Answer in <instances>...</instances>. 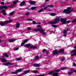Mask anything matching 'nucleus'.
<instances>
[{"instance_id": "48", "label": "nucleus", "mask_w": 76, "mask_h": 76, "mask_svg": "<svg viewBox=\"0 0 76 76\" xmlns=\"http://www.w3.org/2000/svg\"><path fill=\"white\" fill-rule=\"evenodd\" d=\"M2 14H3V15H4V16H6V12H3Z\"/></svg>"}, {"instance_id": "51", "label": "nucleus", "mask_w": 76, "mask_h": 76, "mask_svg": "<svg viewBox=\"0 0 76 76\" xmlns=\"http://www.w3.org/2000/svg\"><path fill=\"white\" fill-rule=\"evenodd\" d=\"M31 30V28L28 27L27 28V31H29Z\"/></svg>"}, {"instance_id": "54", "label": "nucleus", "mask_w": 76, "mask_h": 76, "mask_svg": "<svg viewBox=\"0 0 76 76\" xmlns=\"http://www.w3.org/2000/svg\"><path fill=\"white\" fill-rule=\"evenodd\" d=\"M2 12L3 13H4V12H5V10H2Z\"/></svg>"}, {"instance_id": "4", "label": "nucleus", "mask_w": 76, "mask_h": 76, "mask_svg": "<svg viewBox=\"0 0 76 76\" xmlns=\"http://www.w3.org/2000/svg\"><path fill=\"white\" fill-rule=\"evenodd\" d=\"M61 21L62 23V24H65L66 23V19L62 18L61 19Z\"/></svg>"}, {"instance_id": "42", "label": "nucleus", "mask_w": 76, "mask_h": 76, "mask_svg": "<svg viewBox=\"0 0 76 76\" xmlns=\"http://www.w3.org/2000/svg\"><path fill=\"white\" fill-rule=\"evenodd\" d=\"M13 4H17V3L15 1H13Z\"/></svg>"}, {"instance_id": "63", "label": "nucleus", "mask_w": 76, "mask_h": 76, "mask_svg": "<svg viewBox=\"0 0 76 76\" xmlns=\"http://www.w3.org/2000/svg\"><path fill=\"white\" fill-rule=\"evenodd\" d=\"M49 1V0H46V2H47V1Z\"/></svg>"}, {"instance_id": "22", "label": "nucleus", "mask_w": 76, "mask_h": 76, "mask_svg": "<svg viewBox=\"0 0 76 76\" xmlns=\"http://www.w3.org/2000/svg\"><path fill=\"white\" fill-rule=\"evenodd\" d=\"M43 10L44 9H42L39 10L38 12V13H41V12H42L43 11Z\"/></svg>"}, {"instance_id": "41", "label": "nucleus", "mask_w": 76, "mask_h": 76, "mask_svg": "<svg viewBox=\"0 0 76 76\" xmlns=\"http://www.w3.org/2000/svg\"><path fill=\"white\" fill-rule=\"evenodd\" d=\"M32 72L33 73H38V71L37 70L33 71Z\"/></svg>"}, {"instance_id": "12", "label": "nucleus", "mask_w": 76, "mask_h": 76, "mask_svg": "<svg viewBox=\"0 0 76 76\" xmlns=\"http://www.w3.org/2000/svg\"><path fill=\"white\" fill-rule=\"evenodd\" d=\"M5 66H9V65H12V64L10 62H7L5 64Z\"/></svg>"}, {"instance_id": "55", "label": "nucleus", "mask_w": 76, "mask_h": 76, "mask_svg": "<svg viewBox=\"0 0 76 76\" xmlns=\"http://www.w3.org/2000/svg\"><path fill=\"white\" fill-rule=\"evenodd\" d=\"M38 76H44L43 75H38Z\"/></svg>"}, {"instance_id": "45", "label": "nucleus", "mask_w": 76, "mask_h": 76, "mask_svg": "<svg viewBox=\"0 0 76 76\" xmlns=\"http://www.w3.org/2000/svg\"><path fill=\"white\" fill-rule=\"evenodd\" d=\"M33 25H35V24H36V22L35 21H33Z\"/></svg>"}, {"instance_id": "43", "label": "nucleus", "mask_w": 76, "mask_h": 76, "mask_svg": "<svg viewBox=\"0 0 76 76\" xmlns=\"http://www.w3.org/2000/svg\"><path fill=\"white\" fill-rule=\"evenodd\" d=\"M76 19H75L74 20H73V21L71 22H73V23L76 22Z\"/></svg>"}, {"instance_id": "21", "label": "nucleus", "mask_w": 76, "mask_h": 76, "mask_svg": "<svg viewBox=\"0 0 76 76\" xmlns=\"http://www.w3.org/2000/svg\"><path fill=\"white\" fill-rule=\"evenodd\" d=\"M73 70H71L70 72H68V75H72V74H73Z\"/></svg>"}, {"instance_id": "31", "label": "nucleus", "mask_w": 76, "mask_h": 76, "mask_svg": "<svg viewBox=\"0 0 76 76\" xmlns=\"http://www.w3.org/2000/svg\"><path fill=\"white\" fill-rule=\"evenodd\" d=\"M29 15V12H27L25 14V15H26V16H28V15Z\"/></svg>"}, {"instance_id": "56", "label": "nucleus", "mask_w": 76, "mask_h": 76, "mask_svg": "<svg viewBox=\"0 0 76 76\" xmlns=\"http://www.w3.org/2000/svg\"><path fill=\"white\" fill-rule=\"evenodd\" d=\"M37 48V47L36 46L33 47V49H35V48Z\"/></svg>"}, {"instance_id": "52", "label": "nucleus", "mask_w": 76, "mask_h": 76, "mask_svg": "<svg viewBox=\"0 0 76 76\" xmlns=\"http://www.w3.org/2000/svg\"><path fill=\"white\" fill-rule=\"evenodd\" d=\"M19 48H16L15 49H14V50H16V51H17V50H19Z\"/></svg>"}, {"instance_id": "50", "label": "nucleus", "mask_w": 76, "mask_h": 76, "mask_svg": "<svg viewBox=\"0 0 76 76\" xmlns=\"http://www.w3.org/2000/svg\"><path fill=\"white\" fill-rule=\"evenodd\" d=\"M65 60V58H62L61 61H64Z\"/></svg>"}, {"instance_id": "27", "label": "nucleus", "mask_w": 76, "mask_h": 76, "mask_svg": "<svg viewBox=\"0 0 76 76\" xmlns=\"http://www.w3.org/2000/svg\"><path fill=\"white\" fill-rule=\"evenodd\" d=\"M37 8V7H31V8L32 9V10H34L35 9Z\"/></svg>"}, {"instance_id": "18", "label": "nucleus", "mask_w": 76, "mask_h": 76, "mask_svg": "<svg viewBox=\"0 0 76 76\" xmlns=\"http://www.w3.org/2000/svg\"><path fill=\"white\" fill-rule=\"evenodd\" d=\"M58 53V52H57V50H55L54 52L53 53V54L54 55V54H56Z\"/></svg>"}, {"instance_id": "35", "label": "nucleus", "mask_w": 76, "mask_h": 76, "mask_svg": "<svg viewBox=\"0 0 76 76\" xmlns=\"http://www.w3.org/2000/svg\"><path fill=\"white\" fill-rule=\"evenodd\" d=\"M71 22V21L70 20L67 21L66 22V23H69Z\"/></svg>"}, {"instance_id": "34", "label": "nucleus", "mask_w": 76, "mask_h": 76, "mask_svg": "<svg viewBox=\"0 0 76 76\" xmlns=\"http://www.w3.org/2000/svg\"><path fill=\"white\" fill-rule=\"evenodd\" d=\"M13 41H14V39H10V40H9V41L10 42H13Z\"/></svg>"}, {"instance_id": "49", "label": "nucleus", "mask_w": 76, "mask_h": 76, "mask_svg": "<svg viewBox=\"0 0 76 76\" xmlns=\"http://www.w3.org/2000/svg\"><path fill=\"white\" fill-rule=\"evenodd\" d=\"M46 49H44L43 50H42V52H43V53H44V52H45V51H46Z\"/></svg>"}, {"instance_id": "53", "label": "nucleus", "mask_w": 76, "mask_h": 76, "mask_svg": "<svg viewBox=\"0 0 76 76\" xmlns=\"http://www.w3.org/2000/svg\"><path fill=\"white\" fill-rule=\"evenodd\" d=\"M1 4H4V2H2L1 3Z\"/></svg>"}, {"instance_id": "29", "label": "nucleus", "mask_w": 76, "mask_h": 76, "mask_svg": "<svg viewBox=\"0 0 76 76\" xmlns=\"http://www.w3.org/2000/svg\"><path fill=\"white\" fill-rule=\"evenodd\" d=\"M50 15L51 16H55V15H56V14L54 13H51L50 14Z\"/></svg>"}, {"instance_id": "5", "label": "nucleus", "mask_w": 76, "mask_h": 76, "mask_svg": "<svg viewBox=\"0 0 76 76\" xmlns=\"http://www.w3.org/2000/svg\"><path fill=\"white\" fill-rule=\"evenodd\" d=\"M20 6H26L25 1H23L20 4Z\"/></svg>"}, {"instance_id": "20", "label": "nucleus", "mask_w": 76, "mask_h": 76, "mask_svg": "<svg viewBox=\"0 0 76 76\" xmlns=\"http://www.w3.org/2000/svg\"><path fill=\"white\" fill-rule=\"evenodd\" d=\"M20 26V24H19V23H17L16 24V28H19Z\"/></svg>"}, {"instance_id": "57", "label": "nucleus", "mask_w": 76, "mask_h": 76, "mask_svg": "<svg viewBox=\"0 0 76 76\" xmlns=\"http://www.w3.org/2000/svg\"><path fill=\"white\" fill-rule=\"evenodd\" d=\"M73 64L74 66H76V64L75 63H73Z\"/></svg>"}, {"instance_id": "40", "label": "nucleus", "mask_w": 76, "mask_h": 76, "mask_svg": "<svg viewBox=\"0 0 76 76\" xmlns=\"http://www.w3.org/2000/svg\"><path fill=\"white\" fill-rule=\"evenodd\" d=\"M38 58H39V56H37L35 57V59H36V60L37 59H38Z\"/></svg>"}, {"instance_id": "36", "label": "nucleus", "mask_w": 76, "mask_h": 76, "mask_svg": "<svg viewBox=\"0 0 76 76\" xmlns=\"http://www.w3.org/2000/svg\"><path fill=\"white\" fill-rule=\"evenodd\" d=\"M27 41H28V39H26L24 40L23 42H24V44H25V43H26V42H27Z\"/></svg>"}, {"instance_id": "28", "label": "nucleus", "mask_w": 76, "mask_h": 76, "mask_svg": "<svg viewBox=\"0 0 76 76\" xmlns=\"http://www.w3.org/2000/svg\"><path fill=\"white\" fill-rule=\"evenodd\" d=\"M54 72L53 71H51L50 72H49L48 73L49 75H51V74H53V73H54Z\"/></svg>"}, {"instance_id": "2", "label": "nucleus", "mask_w": 76, "mask_h": 76, "mask_svg": "<svg viewBox=\"0 0 76 76\" xmlns=\"http://www.w3.org/2000/svg\"><path fill=\"white\" fill-rule=\"evenodd\" d=\"M48 24H49V23H50L51 25V26L52 27H53L54 28H57V26H56V25H54V24L57 23V22L56 21H54L53 22H50L49 23H48Z\"/></svg>"}, {"instance_id": "38", "label": "nucleus", "mask_w": 76, "mask_h": 76, "mask_svg": "<svg viewBox=\"0 0 76 76\" xmlns=\"http://www.w3.org/2000/svg\"><path fill=\"white\" fill-rule=\"evenodd\" d=\"M76 51V49L74 50H73V51H72L70 53H73L74 52H75V51Z\"/></svg>"}, {"instance_id": "17", "label": "nucleus", "mask_w": 76, "mask_h": 76, "mask_svg": "<svg viewBox=\"0 0 76 76\" xmlns=\"http://www.w3.org/2000/svg\"><path fill=\"white\" fill-rule=\"evenodd\" d=\"M22 70V69H18L16 70V72H17V73L18 72H21Z\"/></svg>"}, {"instance_id": "23", "label": "nucleus", "mask_w": 76, "mask_h": 76, "mask_svg": "<svg viewBox=\"0 0 76 76\" xmlns=\"http://www.w3.org/2000/svg\"><path fill=\"white\" fill-rule=\"evenodd\" d=\"M47 6L48 7H53L54 6L53 5H47Z\"/></svg>"}, {"instance_id": "7", "label": "nucleus", "mask_w": 76, "mask_h": 76, "mask_svg": "<svg viewBox=\"0 0 76 76\" xmlns=\"http://www.w3.org/2000/svg\"><path fill=\"white\" fill-rule=\"evenodd\" d=\"M33 66L35 67H40L41 66V65L39 64H34Z\"/></svg>"}, {"instance_id": "10", "label": "nucleus", "mask_w": 76, "mask_h": 76, "mask_svg": "<svg viewBox=\"0 0 76 76\" xmlns=\"http://www.w3.org/2000/svg\"><path fill=\"white\" fill-rule=\"evenodd\" d=\"M30 70H26L24 71V73L23 74L25 75L26 74H27V73L30 72Z\"/></svg>"}, {"instance_id": "14", "label": "nucleus", "mask_w": 76, "mask_h": 76, "mask_svg": "<svg viewBox=\"0 0 76 76\" xmlns=\"http://www.w3.org/2000/svg\"><path fill=\"white\" fill-rule=\"evenodd\" d=\"M64 52V49H60L58 50V53H62Z\"/></svg>"}, {"instance_id": "44", "label": "nucleus", "mask_w": 76, "mask_h": 76, "mask_svg": "<svg viewBox=\"0 0 76 76\" xmlns=\"http://www.w3.org/2000/svg\"><path fill=\"white\" fill-rule=\"evenodd\" d=\"M48 9V7H47V5L46 6V7H45V8L43 9H44V10H45L46 9Z\"/></svg>"}, {"instance_id": "15", "label": "nucleus", "mask_w": 76, "mask_h": 76, "mask_svg": "<svg viewBox=\"0 0 76 76\" xmlns=\"http://www.w3.org/2000/svg\"><path fill=\"white\" fill-rule=\"evenodd\" d=\"M30 3L31 4H35V1H31L30 2Z\"/></svg>"}, {"instance_id": "1", "label": "nucleus", "mask_w": 76, "mask_h": 76, "mask_svg": "<svg viewBox=\"0 0 76 76\" xmlns=\"http://www.w3.org/2000/svg\"><path fill=\"white\" fill-rule=\"evenodd\" d=\"M67 10H64V11H63V13H65L66 14H69L73 11V10H70L72 9L70 7H68L67 8Z\"/></svg>"}, {"instance_id": "16", "label": "nucleus", "mask_w": 76, "mask_h": 76, "mask_svg": "<svg viewBox=\"0 0 76 76\" xmlns=\"http://www.w3.org/2000/svg\"><path fill=\"white\" fill-rule=\"evenodd\" d=\"M54 71L55 72H59L61 71V69H58L55 70Z\"/></svg>"}, {"instance_id": "60", "label": "nucleus", "mask_w": 76, "mask_h": 76, "mask_svg": "<svg viewBox=\"0 0 76 76\" xmlns=\"http://www.w3.org/2000/svg\"><path fill=\"white\" fill-rule=\"evenodd\" d=\"M14 6L13 5H11V7H13Z\"/></svg>"}, {"instance_id": "24", "label": "nucleus", "mask_w": 76, "mask_h": 76, "mask_svg": "<svg viewBox=\"0 0 76 76\" xmlns=\"http://www.w3.org/2000/svg\"><path fill=\"white\" fill-rule=\"evenodd\" d=\"M14 13H15V11H13V12H12L11 13H10L9 14V16H12V15H13V14H14Z\"/></svg>"}, {"instance_id": "26", "label": "nucleus", "mask_w": 76, "mask_h": 76, "mask_svg": "<svg viewBox=\"0 0 76 76\" xmlns=\"http://www.w3.org/2000/svg\"><path fill=\"white\" fill-rule=\"evenodd\" d=\"M2 63H4V62H6V60L4 59H1Z\"/></svg>"}, {"instance_id": "25", "label": "nucleus", "mask_w": 76, "mask_h": 76, "mask_svg": "<svg viewBox=\"0 0 76 76\" xmlns=\"http://www.w3.org/2000/svg\"><path fill=\"white\" fill-rule=\"evenodd\" d=\"M21 58H17L15 59V60L16 61H19L20 60H21Z\"/></svg>"}, {"instance_id": "59", "label": "nucleus", "mask_w": 76, "mask_h": 76, "mask_svg": "<svg viewBox=\"0 0 76 76\" xmlns=\"http://www.w3.org/2000/svg\"><path fill=\"white\" fill-rule=\"evenodd\" d=\"M40 25H38L37 26V28H39V27H40Z\"/></svg>"}, {"instance_id": "3", "label": "nucleus", "mask_w": 76, "mask_h": 76, "mask_svg": "<svg viewBox=\"0 0 76 76\" xmlns=\"http://www.w3.org/2000/svg\"><path fill=\"white\" fill-rule=\"evenodd\" d=\"M12 20L7 21H4L3 22H1L0 23V25L2 26H3L5 25V24H6V23H11L12 22Z\"/></svg>"}, {"instance_id": "6", "label": "nucleus", "mask_w": 76, "mask_h": 76, "mask_svg": "<svg viewBox=\"0 0 76 76\" xmlns=\"http://www.w3.org/2000/svg\"><path fill=\"white\" fill-rule=\"evenodd\" d=\"M7 6H0V9H7Z\"/></svg>"}, {"instance_id": "9", "label": "nucleus", "mask_w": 76, "mask_h": 76, "mask_svg": "<svg viewBox=\"0 0 76 76\" xmlns=\"http://www.w3.org/2000/svg\"><path fill=\"white\" fill-rule=\"evenodd\" d=\"M41 30H42V31H40V33L42 34H43V35H46V33L45 32H43L44 30H43V29H41Z\"/></svg>"}, {"instance_id": "47", "label": "nucleus", "mask_w": 76, "mask_h": 76, "mask_svg": "<svg viewBox=\"0 0 76 76\" xmlns=\"http://www.w3.org/2000/svg\"><path fill=\"white\" fill-rule=\"evenodd\" d=\"M76 56V54H75V52L74 53V54H73L72 55H71L72 56Z\"/></svg>"}, {"instance_id": "46", "label": "nucleus", "mask_w": 76, "mask_h": 76, "mask_svg": "<svg viewBox=\"0 0 76 76\" xmlns=\"http://www.w3.org/2000/svg\"><path fill=\"white\" fill-rule=\"evenodd\" d=\"M4 56H5V57H9V56L8 55H7V54H4Z\"/></svg>"}, {"instance_id": "61", "label": "nucleus", "mask_w": 76, "mask_h": 76, "mask_svg": "<svg viewBox=\"0 0 76 76\" xmlns=\"http://www.w3.org/2000/svg\"><path fill=\"white\" fill-rule=\"evenodd\" d=\"M74 72H76V70H74Z\"/></svg>"}, {"instance_id": "58", "label": "nucleus", "mask_w": 76, "mask_h": 76, "mask_svg": "<svg viewBox=\"0 0 76 76\" xmlns=\"http://www.w3.org/2000/svg\"><path fill=\"white\" fill-rule=\"evenodd\" d=\"M37 23V24H41V23L38 22V23Z\"/></svg>"}, {"instance_id": "11", "label": "nucleus", "mask_w": 76, "mask_h": 76, "mask_svg": "<svg viewBox=\"0 0 76 76\" xmlns=\"http://www.w3.org/2000/svg\"><path fill=\"white\" fill-rule=\"evenodd\" d=\"M33 31H42V30L40 29V28H37L36 29H33Z\"/></svg>"}, {"instance_id": "13", "label": "nucleus", "mask_w": 76, "mask_h": 76, "mask_svg": "<svg viewBox=\"0 0 76 76\" xmlns=\"http://www.w3.org/2000/svg\"><path fill=\"white\" fill-rule=\"evenodd\" d=\"M24 46L25 47H30V46H31V44H26Z\"/></svg>"}, {"instance_id": "33", "label": "nucleus", "mask_w": 76, "mask_h": 76, "mask_svg": "<svg viewBox=\"0 0 76 76\" xmlns=\"http://www.w3.org/2000/svg\"><path fill=\"white\" fill-rule=\"evenodd\" d=\"M67 31H68V29H67L66 30H64L63 32L64 34H66L67 32Z\"/></svg>"}, {"instance_id": "62", "label": "nucleus", "mask_w": 76, "mask_h": 76, "mask_svg": "<svg viewBox=\"0 0 76 76\" xmlns=\"http://www.w3.org/2000/svg\"><path fill=\"white\" fill-rule=\"evenodd\" d=\"M46 53H47V54H48L49 53H48V51H47L46 52Z\"/></svg>"}, {"instance_id": "32", "label": "nucleus", "mask_w": 76, "mask_h": 76, "mask_svg": "<svg viewBox=\"0 0 76 76\" xmlns=\"http://www.w3.org/2000/svg\"><path fill=\"white\" fill-rule=\"evenodd\" d=\"M27 20L28 21H32L33 20L31 18H28L27 19Z\"/></svg>"}, {"instance_id": "30", "label": "nucleus", "mask_w": 76, "mask_h": 76, "mask_svg": "<svg viewBox=\"0 0 76 76\" xmlns=\"http://www.w3.org/2000/svg\"><path fill=\"white\" fill-rule=\"evenodd\" d=\"M30 47H31L29 48V49L33 48H34V46H33V45H30Z\"/></svg>"}, {"instance_id": "64", "label": "nucleus", "mask_w": 76, "mask_h": 76, "mask_svg": "<svg viewBox=\"0 0 76 76\" xmlns=\"http://www.w3.org/2000/svg\"><path fill=\"white\" fill-rule=\"evenodd\" d=\"M73 1H76V0H73Z\"/></svg>"}, {"instance_id": "37", "label": "nucleus", "mask_w": 76, "mask_h": 76, "mask_svg": "<svg viewBox=\"0 0 76 76\" xmlns=\"http://www.w3.org/2000/svg\"><path fill=\"white\" fill-rule=\"evenodd\" d=\"M61 70H66V69H67L66 67L61 68Z\"/></svg>"}, {"instance_id": "19", "label": "nucleus", "mask_w": 76, "mask_h": 76, "mask_svg": "<svg viewBox=\"0 0 76 76\" xmlns=\"http://www.w3.org/2000/svg\"><path fill=\"white\" fill-rule=\"evenodd\" d=\"M12 74H15L16 75V74H18V72L16 71H13L11 72Z\"/></svg>"}, {"instance_id": "8", "label": "nucleus", "mask_w": 76, "mask_h": 76, "mask_svg": "<svg viewBox=\"0 0 76 76\" xmlns=\"http://www.w3.org/2000/svg\"><path fill=\"white\" fill-rule=\"evenodd\" d=\"M60 18L61 17H57L55 19V21H59L60 20Z\"/></svg>"}, {"instance_id": "39", "label": "nucleus", "mask_w": 76, "mask_h": 76, "mask_svg": "<svg viewBox=\"0 0 76 76\" xmlns=\"http://www.w3.org/2000/svg\"><path fill=\"white\" fill-rule=\"evenodd\" d=\"M25 44V43L24 42H23L21 43V47H22V46H23V45Z\"/></svg>"}]
</instances>
